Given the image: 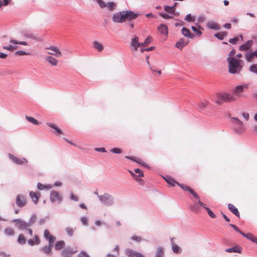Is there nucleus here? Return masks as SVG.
<instances>
[{"label": "nucleus", "instance_id": "obj_56", "mask_svg": "<svg viewBox=\"0 0 257 257\" xmlns=\"http://www.w3.org/2000/svg\"><path fill=\"white\" fill-rule=\"evenodd\" d=\"M110 151L113 153L120 154L122 152L121 150L119 148H113L110 150Z\"/></svg>", "mask_w": 257, "mask_h": 257}, {"label": "nucleus", "instance_id": "obj_28", "mask_svg": "<svg viewBox=\"0 0 257 257\" xmlns=\"http://www.w3.org/2000/svg\"><path fill=\"white\" fill-rule=\"evenodd\" d=\"M172 248L173 252L175 253H180L181 252V248L173 241L172 242Z\"/></svg>", "mask_w": 257, "mask_h": 257}, {"label": "nucleus", "instance_id": "obj_4", "mask_svg": "<svg viewBox=\"0 0 257 257\" xmlns=\"http://www.w3.org/2000/svg\"><path fill=\"white\" fill-rule=\"evenodd\" d=\"M249 85L247 84H245L243 85H238L234 87L232 92L233 93V95L237 96V97H241L242 96V93L245 90H247L248 88Z\"/></svg>", "mask_w": 257, "mask_h": 257}, {"label": "nucleus", "instance_id": "obj_38", "mask_svg": "<svg viewBox=\"0 0 257 257\" xmlns=\"http://www.w3.org/2000/svg\"><path fill=\"white\" fill-rule=\"evenodd\" d=\"M152 41V38L151 36H149L147 38L144 43H142V46L145 47L149 45V44Z\"/></svg>", "mask_w": 257, "mask_h": 257}, {"label": "nucleus", "instance_id": "obj_1", "mask_svg": "<svg viewBox=\"0 0 257 257\" xmlns=\"http://www.w3.org/2000/svg\"><path fill=\"white\" fill-rule=\"evenodd\" d=\"M236 100V97L233 94L229 93L221 92L216 94L214 102L218 104H221L222 102H230Z\"/></svg>", "mask_w": 257, "mask_h": 257}, {"label": "nucleus", "instance_id": "obj_40", "mask_svg": "<svg viewBox=\"0 0 257 257\" xmlns=\"http://www.w3.org/2000/svg\"><path fill=\"white\" fill-rule=\"evenodd\" d=\"M26 118L28 121H29V122L33 123L34 124L38 125L39 124L38 120L32 116H26Z\"/></svg>", "mask_w": 257, "mask_h": 257}, {"label": "nucleus", "instance_id": "obj_31", "mask_svg": "<svg viewBox=\"0 0 257 257\" xmlns=\"http://www.w3.org/2000/svg\"><path fill=\"white\" fill-rule=\"evenodd\" d=\"M254 57H257V50L252 53L246 54L245 56L246 60L248 62H251L252 59Z\"/></svg>", "mask_w": 257, "mask_h": 257}, {"label": "nucleus", "instance_id": "obj_32", "mask_svg": "<svg viewBox=\"0 0 257 257\" xmlns=\"http://www.w3.org/2000/svg\"><path fill=\"white\" fill-rule=\"evenodd\" d=\"M93 46L96 50H97L99 52L102 51L104 49V47L102 45V44L97 41H95L93 42Z\"/></svg>", "mask_w": 257, "mask_h": 257}, {"label": "nucleus", "instance_id": "obj_12", "mask_svg": "<svg viewBox=\"0 0 257 257\" xmlns=\"http://www.w3.org/2000/svg\"><path fill=\"white\" fill-rule=\"evenodd\" d=\"M14 222L16 223V226L20 229H24L30 226V224L21 219H15Z\"/></svg>", "mask_w": 257, "mask_h": 257}, {"label": "nucleus", "instance_id": "obj_21", "mask_svg": "<svg viewBox=\"0 0 257 257\" xmlns=\"http://www.w3.org/2000/svg\"><path fill=\"white\" fill-rule=\"evenodd\" d=\"M45 60L53 66H57L58 63V61L56 58L51 56H47L45 58Z\"/></svg>", "mask_w": 257, "mask_h": 257}, {"label": "nucleus", "instance_id": "obj_30", "mask_svg": "<svg viewBox=\"0 0 257 257\" xmlns=\"http://www.w3.org/2000/svg\"><path fill=\"white\" fill-rule=\"evenodd\" d=\"M164 255V249L162 247H159L157 248L155 257H163Z\"/></svg>", "mask_w": 257, "mask_h": 257}, {"label": "nucleus", "instance_id": "obj_10", "mask_svg": "<svg viewBox=\"0 0 257 257\" xmlns=\"http://www.w3.org/2000/svg\"><path fill=\"white\" fill-rule=\"evenodd\" d=\"M77 252L76 247L75 248H71L67 247L65 248L61 252L62 257H71L72 255Z\"/></svg>", "mask_w": 257, "mask_h": 257}, {"label": "nucleus", "instance_id": "obj_24", "mask_svg": "<svg viewBox=\"0 0 257 257\" xmlns=\"http://www.w3.org/2000/svg\"><path fill=\"white\" fill-rule=\"evenodd\" d=\"M241 235L244 237H245L247 239L251 240L252 242L257 243V237L254 236L252 234L250 233H248L246 234L242 232H241Z\"/></svg>", "mask_w": 257, "mask_h": 257}, {"label": "nucleus", "instance_id": "obj_34", "mask_svg": "<svg viewBox=\"0 0 257 257\" xmlns=\"http://www.w3.org/2000/svg\"><path fill=\"white\" fill-rule=\"evenodd\" d=\"M225 251L227 252H238L240 253V249L238 246H234L231 248H227Z\"/></svg>", "mask_w": 257, "mask_h": 257}, {"label": "nucleus", "instance_id": "obj_50", "mask_svg": "<svg viewBox=\"0 0 257 257\" xmlns=\"http://www.w3.org/2000/svg\"><path fill=\"white\" fill-rule=\"evenodd\" d=\"M17 48H18L17 46H12V45H10L9 46H4L3 47V48L4 49L9 50L11 51H14V50L17 49Z\"/></svg>", "mask_w": 257, "mask_h": 257}, {"label": "nucleus", "instance_id": "obj_7", "mask_svg": "<svg viewBox=\"0 0 257 257\" xmlns=\"http://www.w3.org/2000/svg\"><path fill=\"white\" fill-rule=\"evenodd\" d=\"M100 201L106 205H110L112 203V196L108 194H104L102 195L98 196Z\"/></svg>", "mask_w": 257, "mask_h": 257}, {"label": "nucleus", "instance_id": "obj_44", "mask_svg": "<svg viewBox=\"0 0 257 257\" xmlns=\"http://www.w3.org/2000/svg\"><path fill=\"white\" fill-rule=\"evenodd\" d=\"M185 20L188 22H194L195 21V17L192 16L191 14H188L186 16Z\"/></svg>", "mask_w": 257, "mask_h": 257}, {"label": "nucleus", "instance_id": "obj_11", "mask_svg": "<svg viewBox=\"0 0 257 257\" xmlns=\"http://www.w3.org/2000/svg\"><path fill=\"white\" fill-rule=\"evenodd\" d=\"M125 254L128 257H145L141 253L129 248L126 249Z\"/></svg>", "mask_w": 257, "mask_h": 257}, {"label": "nucleus", "instance_id": "obj_15", "mask_svg": "<svg viewBox=\"0 0 257 257\" xmlns=\"http://www.w3.org/2000/svg\"><path fill=\"white\" fill-rule=\"evenodd\" d=\"M141 46H142V43L139 42V39L136 36L132 39L131 47L133 50L137 51L138 48Z\"/></svg>", "mask_w": 257, "mask_h": 257}, {"label": "nucleus", "instance_id": "obj_46", "mask_svg": "<svg viewBox=\"0 0 257 257\" xmlns=\"http://www.w3.org/2000/svg\"><path fill=\"white\" fill-rule=\"evenodd\" d=\"M75 230V228H71V227H67L66 228V231L67 234L70 236H71L73 235V233H74Z\"/></svg>", "mask_w": 257, "mask_h": 257}, {"label": "nucleus", "instance_id": "obj_59", "mask_svg": "<svg viewBox=\"0 0 257 257\" xmlns=\"http://www.w3.org/2000/svg\"><path fill=\"white\" fill-rule=\"evenodd\" d=\"M36 217L35 216H32L31 218L30 219L29 222H28V224H30V226H31L32 224H33L35 221H36Z\"/></svg>", "mask_w": 257, "mask_h": 257}, {"label": "nucleus", "instance_id": "obj_57", "mask_svg": "<svg viewBox=\"0 0 257 257\" xmlns=\"http://www.w3.org/2000/svg\"><path fill=\"white\" fill-rule=\"evenodd\" d=\"M191 28H192V30H193L194 32L196 33H197V34L198 36H200V35L202 34L201 32H200L199 30H198L197 29V28H196L195 27H194V26H192Z\"/></svg>", "mask_w": 257, "mask_h": 257}, {"label": "nucleus", "instance_id": "obj_36", "mask_svg": "<svg viewBox=\"0 0 257 257\" xmlns=\"http://www.w3.org/2000/svg\"><path fill=\"white\" fill-rule=\"evenodd\" d=\"M239 38H241V40H243V37L241 35H240L238 37H236L233 38H231L229 39V43L232 44H236L237 42L239 41Z\"/></svg>", "mask_w": 257, "mask_h": 257}, {"label": "nucleus", "instance_id": "obj_62", "mask_svg": "<svg viewBox=\"0 0 257 257\" xmlns=\"http://www.w3.org/2000/svg\"><path fill=\"white\" fill-rule=\"evenodd\" d=\"M191 209L195 212H197L199 211V208L197 205H194L191 207Z\"/></svg>", "mask_w": 257, "mask_h": 257}, {"label": "nucleus", "instance_id": "obj_61", "mask_svg": "<svg viewBox=\"0 0 257 257\" xmlns=\"http://www.w3.org/2000/svg\"><path fill=\"white\" fill-rule=\"evenodd\" d=\"M98 3L101 8L106 7V4L102 0H98Z\"/></svg>", "mask_w": 257, "mask_h": 257}, {"label": "nucleus", "instance_id": "obj_6", "mask_svg": "<svg viewBox=\"0 0 257 257\" xmlns=\"http://www.w3.org/2000/svg\"><path fill=\"white\" fill-rule=\"evenodd\" d=\"M112 21L114 23H123V11L114 13L111 17Z\"/></svg>", "mask_w": 257, "mask_h": 257}, {"label": "nucleus", "instance_id": "obj_13", "mask_svg": "<svg viewBox=\"0 0 257 257\" xmlns=\"http://www.w3.org/2000/svg\"><path fill=\"white\" fill-rule=\"evenodd\" d=\"M9 158L15 163L18 165H22L25 163H27V161L26 159H20L16 157L13 155L9 154Z\"/></svg>", "mask_w": 257, "mask_h": 257}, {"label": "nucleus", "instance_id": "obj_35", "mask_svg": "<svg viewBox=\"0 0 257 257\" xmlns=\"http://www.w3.org/2000/svg\"><path fill=\"white\" fill-rule=\"evenodd\" d=\"M208 27L212 29L219 30L220 26L216 23L213 22H209L207 24Z\"/></svg>", "mask_w": 257, "mask_h": 257}, {"label": "nucleus", "instance_id": "obj_18", "mask_svg": "<svg viewBox=\"0 0 257 257\" xmlns=\"http://www.w3.org/2000/svg\"><path fill=\"white\" fill-rule=\"evenodd\" d=\"M164 10L166 12L173 16V17L179 16V14L174 10V7L165 6L164 7Z\"/></svg>", "mask_w": 257, "mask_h": 257}, {"label": "nucleus", "instance_id": "obj_20", "mask_svg": "<svg viewBox=\"0 0 257 257\" xmlns=\"http://www.w3.org/2000/svg\"><path fill=\"white\" fill-rule=\"evenodd\" d=\"M40 239L39 237L37 235H35L34 238L33 239H30L28 240V243L31 246L34 245H38L40 243Z\"/></svg>", "mask_w": 257, "mask_h": 257}, {"label": "nucleus", "instance_id": "obj_47", "mask_svg": "<svg viewBox=\"0 0 257 257\" xmlns=\"http://www.w3.org/2000/svg\"><path fill=\"white\" fill-rule=\"evenodd\" d=\"M249 70L252 73L257 72V64L251 65L249 67Z\"/></svg>", "mask_w": 257, "mask_h": 257}, {"label": "nucleus", "instance_id": "obj_54", "mask_svg": "<svg viewBox=\"0 0 257 257\" xmlns=\"http://www.w3.org/2000/svg\"><path fill=\"white\" fill-rule=\"evenodd\" d=\"M134 172L136 173L139 174V177H143L144 176L143 172L140 169H135L134 170Z\"/></svg>", "mask_w": 257, "mask_h": 257}, {"label": "nucleus", "instance_id": "obj_23", "mask_svg": "<svg viewBox=\"0 0 257 257\" xmlns=\"http://www.w3.org/2000/svg\"><path fill=\"white\" fill-rule=\"evenodd\" d=\"M228 208L233 214H234L238 218L240 217V214L237 208L235 207L233 204L230 203L228 204Z\"/></svg>", "mask_w": 257, "mask_h": 257}, {"label": "nucleus", "instance_id": "obj_60", "mask_svg": "<svg viewBox=\"0 0 257 257\" xmlns=\"http://www.w3.org/2000/svg\"><path fill=\"white\" fill-rule=\"evenodd\" d=\"M77 257H90L89 255L84 251L81 252Z\"/></svg>", "mask_w": 257, "mask_h": 257}, {"label": "nucleus", "instance_id": "obj_26", "mask_svg": "<svg viewBox=\"0 0 257 257\" xmlns=\"http://www.w3.org/2000/svg\"><path fill=\"white\" fill-rule=\"evenodd\" d=\"M182 34L187 37V38H190V39H192L194 38V35L193 34H192L190 31L187 29V28L184 27L182 28Z\"/></svg>", "mask_w": 257, "mask_h": 257}, {"label": "nucleus", "instance_id": "obj_63", "mask_svg": "<svg viewBox=\"0 0 257 257\" xmlns=\"http://www.w3.org/2000/svg\"><path fill=\"white\" fill-rule=\"evenodd\" d=\"M81 222L83 225H87V219L85 217H83L81 219Z\"/></svg>", "mask_w": 257, "mask_h": 257}, {"label": "nucleus", "instance_id": "obj_55", "mask_svg": "<svg viewBox=\"0 0 257 257\" xmlns=\"http://www.w3.org/2000/svg\"><path fill=\"white\" fill-rule=\"evenodd\" d=\"M179 186H180L184 190L189 191L190 189L191 188L189 186H185L183 184H178Z\"/></svg>", "mask_w": 257, "mask_h": 257}, {"label": "nucleus", "instance_id": "obj_3", "mask_svg": "<svg viewBox=\"0 0 257 257\" xmlns=\"http://www.w3.org/2000/svg\"><path fill=\"white\" fill-rule=\"evenodd\" d=\"M123 23L126 21L132 22L135 20L139 16V13H135L130 10L123 11Z\"/></svg>", "mask_w": 257, "mask_h": 257}, {"label": "nucleus", "instance_id": "obj_29", "mask_svg": "<svg viewBox=\"0 0 257 257\" xmlns=\"http://www.w3.org/2000/svg\"><path fill=\"white\" fill-rule=\"evenodd\" d=\"M37 188L40 190H43L44 189L50 190L52 188V186L50 185H45L40 183L37 184Z\"/></svg>", "mask_w": 257, "mask_h": 257}, {"label": "nucleus", "instance_id": "obj_45", "mask_svg": "<svg viewBox=\"0 0 257 257\" xmlns=\"http://www.w3.org/2000/svg\"><path fill=\"white\" fill-rule=\"evenodd\" d=\"M18 241L19 243L25 244L26 243V239L24 235L23 234L19 235Z\"/></svg>", "mask_w": 257, "mask_h": 257}, {"label": "nucleus", "instance_id": "obj_14", "mask_svg": "<svg viewBox=\"0 0 257 257\" xmlns=\"http://www.w3.org/2000/svg\"><path fill=\"white\" fill-rule=\"evenodd\" d=\"M44 236L46 239L48 240L49 244H53L56 240V237L51 235L50 231L47 229L44 231Z\"/></svg>", "mask_w": 257, "mask_h": 257}, {"label": "nucleus", "instance_id": "obj_25", "mask_svg": "<svg viewBox=\"0 0 257 257\" xmlns=\"http://www.w3.org/2000/svg\"><path fill=\"white\" fill-rule=\"evenodd\" d=\"M53 244H49L48 246H45L41 248V250L46 254H50L52 252Z\"/></svg>", "mask_w": 257, "mask_h": 257}, {"label": "nucleus", "instance_id": "obj_33", "mask_svg": "<svg viewBox=\"0 0 257 257\" xmlns=\"http://www.w3.org/2000/svg\"><path fill=\"white\" fill-rule=\"evenodd\" d=\"M65 246V242L63 240L57 241L55 245V248L56 250H60Z\"/></svg>", "mask_w": 257, "mask_h": 257}, {"label": "nucleus", "instance_id": "obj_42", "mask_svg": "<svg viewBox=\"0 0 257 257\" xmlns=\"http://www.w3.org/2000/svg\"><path fill=\"white\" fill-rule=\"evenodd\" d=\"M165 180L169 185L170 186H174L176 184H178L176 183L174 180L170 178H165Z\"/></svg>", "mask_w": 257, "mask_h": 257}, {"label": "nucleus", "instance_id": "obj_43", "mask_svg": "<svg viewBox=\"0 0 257 257\" xmlns=\"http://www.w3.org/2000/svg\"><path fill=\"white\" fill-rule=\"evenodd\" d=\"M10 43L14 44H20L22 45H27L28 43L26 42L25 41H18L15 40L11 39L10 40Z\"/></svg>", "mask_w": 257, "mask_h": 257}, {"label": "nucleus", "instance_id": "obj_51", "mask_svg": "<svg viewBox=\"0 0 257 257\" xmlns=\"http://www.w3.org/2000/svg\"><path fill=\"white\" fill-rule=\"evenodd\" d=\"M132 239L136 242H140L142 240V238L141 236L134 235L132 236Z\"/></svg>", "mask_w": 257, "mask_h": 257}, {"label": "nucleus", "instance_id": "obj_64", "mask_svg": "<svg viewBox=\"0 0 257 257\" xmlns=\"http://www.w3.org/2000/svg\"><path fill=\"white\" fill-rule=\"evenodd\" d=\"M242 116L246 120H248L249 119V115L248 113H246V112L243 113Z\"/></svg>", "mask_w": 257, "mask_h": 257}, {"label": "nucleus", "instance_id": "obj_2", "mask_svg": "<svg viewBox=\"0 0 257 257\" xmlns=\"http://www.w3.org/2000/svg\"><path fill=\"white\" fill-rule=\"evenodd\" d=\"M228 69L230 73H239L241 70L242 66L240 64V60H237L234 58L229 57Z\"/></svg>", "mask_w": 257, "mask_h": 257}, {"label": "nucleus", "instance_id": "obj_52", "mask_svg": "<svg viewBox=\"0 0 257 257\" xmlns=\"http://www.w3.org/2000/svg\"><path fill=\"white\" fill-rule=\"evenodd\" d=\"M206 210L207 211L208 215L212 218H216L215 214L208 208H206Z\"/></svg>", "mask_w": 257, "mask_h": 257}, {"label": "nucleus", "instance_id": "obj_53", "mask_svg": "<svg viewBox=\"0 0 257 257\" xmlns=\"http://www.w3.org/2000/svg\"><path fill=\"white\" fill-rule=\"evenodd\" d=\"M15 55L23 56V55H29V54L24 51H18L15 53Z\"/></svg>", "mask_w": 257, "mask_h": 257}, {"label": "nucleus", "instance_id": "obj_39", "mask_svg": "<svg viewBox=\"0 0 257 257\" xmlns=\"http://www.w3.org/2000/svg\"><path fill=\"white\" fill-rule=\"evenodd\" d=\"M50 127L53 128V129H54L55 130H56V131L59 134H63V133L61 131V130L55 124L53 123H48L47 124Z\"/></svg>", "mask_w": 257, "mask_h": 257}, {"label": "nucleus", "instance_id": "obj_41", "mask_svg": "<svg viewBox=\"0 0 257 257\" xmlns=\"http://www.w3.org/2000/svg\"><path fill=\"white\" fill-rule=\"evenodd\" d=\"M5 233L9 236L14 235L15 234V231L13 229L11 228H6L5 230Z\"/></svg>", "mask_w": 257, "mask_h": 257}, {"label": "nucleus", "instance_id": "obj_17", "mask_svg": "<svg viewBox=\"0 0 257 257\" xmlns=\"http://www.w3.org/2000/svg\"><path fill=\"white\" fill-rule=\"evenodd\" d=\"M29 195L33 201L35 203L37 204L39 201V200L41 197V194L40 192H34L33 191H31L29 193Z\"/></svg>", "mask_w": 257, "mask_h": 257}, {"label": "nucleus", "instance_id": "obj_49", "mask_svg": "<svg viewBox=\"0 0 257 257\" xmlns=\"http://www.w3.org/2000/svg\"><path fill=\"white\" fill-rule=\"evenodd\" d=\"M159 15L161 17H162V18H163L164 19H171V18H173V16L171 15L170 14L169 15V14H167L160 13L159 14Z\"/></svg>", "mask_w": 257, "mask_h": 257}, {"label": "nucleus", "instance_id": "obj_8", "mask_svg": "<svg viewBox=\"0 0 257 257\" xmlns=\"http://www.w3.org/2000/svg\"><path fill=\"white\" fill-rule=\"evenodd\" d=\"M16 203L19 207L25 206L27 204L26 197L21 194L18 195L16 197Z\"/></svg>", "mask_w": 257, "mask_h": 257}, {"label": "nucleus", "instance_id": "obj_19", "mask_svg": "<svg viewBox=\"0 0 257 257\" xmlns=\"http://www.w3.org/2000/svg\"><path fill=\"white\" fill-rule=\"evenodd\" d=\"M158 30L162 34L166 36L168 34V28L167 25L165 24H161L158 26Z\"/></svg>", "mask_w": 257, "mask_h": 257}, {"label": "nucleus", "instance_id": "obj_5", "mask_svg": "<svg viewBox=\"0 0 257 257\" xmlns=\"http://www.w3.org/2000/svg\"><path fill=\"white\" fill-rule=\"evenodd\" d=\"M45 49L48 50L47 54L49 55H54L57 58L60 57L62 56L60 49L56 46H51L49 47H47Z\"/></svg>", "mask_w": 257, "mask_h": 257}, {"label": "nucleus", "instance_id": "obj_16", "mask_svg": "<svg viewBox=\"0 0 257 257\" xmlns=\"http://www.w3.org/2000/svg\"><path fill=\"white\" fill-rule=\"evenodd\" d=\"M188 40L182 38L176 43L175 46L177 48L182 50L184 47L188 45Z\"/></svg>", "mask_w": 257, "mask_h": 257}, {"label": "nucleus", "instance_id": "obj_9", "mask_svg": "<svg viewBox=\"0 0 257 257\" xmlns=\"http://www.w3.org/2000/svg\"><path fill=\"white\" fill-rule=\"evenodd\" d=\"M50 200L52 202H60L62 200V197L58 192L53 191L50 194Z\"/></svg>", "mask_w": 257, "mask_h": 257}, {"label": "nucleus", "instance_id": "obj_58", "mask_svg": "<svg viewBox=\"0 0 257 257\" xmlns=\"http://www.w3.org/2000/svg\"><path fill=\"white\" fill-rule=\"evenodd\" d=\"M229 225L232 227L235 230L241 234V232H242V231L240 230L236 225L232 224H230Z\"/></svg>", "mask_w": 257, "mask_h": 257}, {"label": "nucleus", "instance_id": "obj_48", "mask_svg": "<svg viewBox=\"0 0 257 257\" xmlns=\"http://www.w3.org/2000/svg\"><path fill=\"white\" fill-rule=\"evenodd\" d=\"M106 7L110 10H113L115 9L116 5L113 2H110L106 5Z\"/></svg>", "mask_w": 257, "mask_h": 257}, {"label": "nucleus", "instance_id": "obj_22", "mask_svg": "<svg viewBox=\"0 0 257 257\" xmlns=\"http://www.w3.org/2000/svg\"><path fill=\"white\" fill-rule=\"evenodd\" d=\"M253 44L252 40H249L246 42L245 43L242 44L239 47V50L240 51H246L249 49Z\"/></svg>", "mask_w": 257, "mask_h": 257}, {"label": "nucleus", "instance_id": "obj_27", "mask_svg": "<svg viewBox=\"0 0 257 257\" xmlns=\"http://www.w3.org/2000/svg\"><path fill=\"white\" fill-rule=\"evenodd\" d=\"M208 104V101L207 100H202L199 103L198 106L200 109L203 110L207 107Z\"/></svg>", "mask_w": 257, "mask_h": 257}, {"label": "nucleus", "instance_id": "obj_37", "mask_svg": "<svg viewBox=\"0 0 257 257\" xmlns=\"http://www.w3.org/2000/svg\"><path fill=\"white\" fill-rule=\"evenodd\" d=\"M227 35L225 32H221L215 34V36L220 40H223L224 37Z\"/></svg>", "mask_w": 257, "mask_h": 257}]
</instances>
